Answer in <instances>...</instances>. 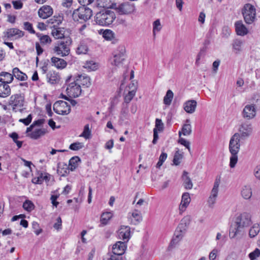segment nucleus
Instances as JSON below:
<instances>
[{
  "instance_id": "obj_62",
  "label": "nucleus",
  "mask_w": 260,
  "mask_h": 260,
  "mask_svg": "<svg viewBox=\"0 0 260 260\" xmlns=\"http://www.w3.org/2000/svg\"><path fill=\"white\" fill-rule=\"evenodd\" d=\"M32 228L34 230V232L37 235H39L42 232V229L39 228V224L36 222H34L32 223Z\"/></svg>"
},
{
  "instance_id": "obj_46",
  "label": "nucleus",
  "mask_w": 260,
  "mask_h": 260,
  "mask_svg": "<svg viewBox=\"0 0 260 260\" xmlns=\"http://www.w3.org/2000/svg\"><path fill=\"white\" fill-rule=\"evenodd\" d=\"M187 174V173H184L183 178V185L185 188L187 189H190L192 187V183L190 179L185 174Z\"/></svg>"
},
{
  "instance_id": "obj_14",
  "label": "nucleus",
  "mask_w": 260,
  "mask_h": 260,
  "mask_svg": "<svg viewBox=\"0 0 260 260\" xmlns=\"http://www.w3.org/2000/svg\"><path fill=\"white\" fill-rule=\"evenodd\" d=\"M252 128L251 124L244 123L239 128L240 140L248 138L252 133Z\"/></svg>"
},
{
  "instance_id": "obj_57",
  "label": "nucleus",
  "mask_w": 260,
  "mask_h": 260,
  "mask_svg": "<svg viewBox=\"0 0 260 260\" xmlns=\"http://www.w3.org/2000/svg\"><path fill=\"white\" fill-rule=\"evenodd\" d=\"M178 142L184 146L188 150L189 152H190V143L189 141L182 138H180Z\"/></svg>"
},
{
  "instance_id": "obj_29",
  "label": "nucleus",
  "mask_w": 260,
  "mask_h": 260,
  "mask_svg": "<svg viewBox=\"0 0 260 260\" xmlns=\"http://www.w3.org/2000/svg\"><path fill=\"white\" fill-rule=\"evenodd\" d=\"M53 65L58 69H63L67 66L66 61L63 59L56 57H53L51 59Z\"/></svg>"
},
{
  "instance_id": "obj_15",
  "label": "nucleus",
  "mask_w": 260,
  "mask_h": 260,
  "mask_svg": "<svg viewBox=\"0 0 260 260\" xmlns=\"http://www.w3.org/2000/svg\"><path fill=\"white\" fill-rule=\"evenodd\" d=\"M130 230L128 226H121L118 231L119 238L123 240L124 242H127L130 238Z\"/></svg>"
},
{
  "instance_id": "obj_48",
  "label": "nucleus",
  "mask_w": 260,
  "mask_h": 260,
  "mask_svg": "<svg viewBox=\"0 0 260 260\" xmlns=\"http://www.w3.org/2000/svg\"><path fill=\"white\" fill-rule=\"evenodd\" d=\"M183 156V152H181L179 150L177 151L175 153L173 158L174 164L176 166L179 165L180 160L182 159Z\"/></svg>"
},
{
  "instance_id": "obj_53",
  "label": "nucleus",
  "mask_w": 260,
  "mask_h": 260,
  "mask_svg": "<svg viewBox=\"0 0 260 260\" xmlns=\"http://www.w3.org/2000/svg\"><path fill=\"white\" fill-rule=\"evenodd\" d=\"M260 256V250L256 248L253 251L249 254V257L250 260H254Z\"/></svg>"
},
{
  "instance_id": "obj_61",
  "label": "nucleus",
  "mask_w": 260,
  "mask_h": 260,
  "mask_svg": "<svg viewBox=\"0 0 260 260\" xmlns=\"http://www.w3.org/2000/svg\"><path fill=\"white\" fill-rule=\"evenodd\" d=\"M231 34V29L228 26H224L222 28L221 35L222 37L228 38Z\"/></svg>"
},
{
  "instance_id": "obj_50",
  "label": "nucleus",
  "mask_w": 260,
  "mask_h": 260,
  "mask_svg": "<svg viewBox=\"0 0 260 260\" xmlns=\"http://www.w3.org/2000/svg\"><path fill=\"white\" fill-rule=\"evenodd\" d=\"M260 230L258 225H254L249 230V235L251 238L255 237Z\"/></svg>"
},
{
  "instance_id": "obj_37",
  "label": "nucleus",
  "mask_w": 260,
  "mask_h": 260,
  "mask_svg": "<svg viewBox=\"0 0 260 260\" xmlns=\"http://www.w3.org/2000/svg\"><path fill=\"white\" fill-rule=\"evenodd\" d=\"M241 195L245 199H249L252 196L251 188L249 186H245L241 190Z\"/></svg>"
},
{
  "instance_id": "obj_27",
  "label": "nucleus",
  "mask_w": 260,
  "mask_h": 260,
  "mask_svg": "<svg viewBox=\"0 0 260 260\" xmlns=\"http://www.w3.org/2000/svg\"><path fill=\"white\" fill-rule=\"evenodd\" d=\"M51 35L56 39H61L64 37V29L59 27L52 28Z\"/></svg>"
},
{
  "instance_id": "obj_24",
  "label": "nucleus",
  "mask_w": 260,
  "mask_h": 260,
  "mask_svg": "<svg viewBox=\"0 0 260 260\" xmlns=\"http://www.w3.org/2000/svg\"><path fill=\"white\" fill-rule=\"evenodd\" d=\"M115 0H96L97 6L101 8L113 9Z\"/></svg>"
},
{
  "instance_id": "obj_4",
  "label": "nucleus",
  "mask_w": 260,
  "mask_h": 260,
  "mask_svg": "<svg viewBox=\"0 0 260 260\" xmlns=\"http://www.w3.org/2000/svg\"><path fill=\"white\" fill-rule=\"evenodd\" d=\"M92 16V11L90 9L83 6L75 10L72 14L74 21H86Z\"/></svg>"
},
{
  "instance_id": "obj_44",
  "label": "nucleus",
  "mask_w": 260,
  "mask_h": 260,
  "mask_svg": "<svg viewBox=\"0 0 260 260\" xmlns=\"http://www.w3.org/2000/svg\"><path fill=\"white\" fill-rule=\"evenodd\" d=\"M243 43V41L240 39H237L234 40L233 43V48L234 50L236 51V53L239 52L241 51Z\"/></svg>"
},
{
  "instance_id": "obj_2",
  "label": "nucleus",
  "mask_w": 260,
  "mask_h": 260,
  "mask_svg": "<svg viewBox=\"0 0 260 260\" xmlns=\"http://www.w3.org/2000/svg\"><path fill=\"white\" fill-rule=\"evenodd\" d=\"M72 40L70 38H67L64 40L58 41L54 45L53 51L56 55L61 57L68 56L70 53V45Z\"/></svg>"
},
{
  "instance_id": "obj_22",
  "label": "nucleus",
  "mask_w": 260,
  "mask_h": 260,
  "mask_svg": "<svg viewBox=\"0 0 260 260\" xmlns=\"http://www.w3.org/2000/svg\"><path fill=\"white\" fill-rule=\"evenodd\" d=\"M197 102L195 100H189L184 104V110L188 113H193L197 107Z\"/></svg>"
},
{
  "instance_id": "obj_5",
  "label": "nucleus",
  "mask_w": 260,
  "mask_h": 260,
  "mask_svg": "<svg viewBox=\"0 0 260 260\" xmlns=\"http://www.w3.org/2000/svg\"><path fill=\"white\" fill-rule=\"evenodd\" d=\"M242 14L246 23L251 24L256 20V10L250 4H246L242 9Z\"/></svg>"
},
{
  "instance_id": "obj_23",
  "label": "nucleus",
  "mask_w": 260,
  "mask_h": 260,
  "mask_svg": "<svg viewBox=\"0 0 260 260\" xmlns=\"http://www.w3.org/2000/svg\"><path fill=\"white\" fill-rule=\"evenodd\" d=\"M185 229H177L171 242V245H175L181 240L185 233Z\"/></svg>"
},
{
  "instance_id": "obj_33",
  "label": "nucleus",
  "mask_w": 260,
  "mask_h": 260,
  "mask_svg": "<svg viewBox=\"0 0 260 260\" xmlns=\"http://www.w3.org/2000/svg\"><path fill=\"white\" fill-rule=\"evenodd\" d=\"M220 183V176H217L214 183L213 187L212 188V199L215 198L217 196L218 192V187L219 184ZM214 203L213 201L212 200V204Z\"/></svg>"
},
{
  "instance_id": "obj_56",
  "label": "nucleus",
  "mask_w": 260,
  "mask_h": 260,
  "mask_svg": "<svg viewBox=\"0 0 260 260\" xmlns=\"http://www.w3.org/2000/svg\"><path fill=\"white\" fill-rule=\"evenodd\" d=\"M44 122V119H39L37 121L34 122L33 124L31 125L29 127L27 128L26 132L28 133L31 131L32 129V127L35 125H41Z\"/></svg>"
},
{
  "instance_id": "obj_3",
  "label": "nucleus",
  "mask_w": 260,
  "mask_h": 260,
  "mask_svg": "<svg viewBox=\"0 0 260 260\" xmlns=\"http://www.w3.org/2000/svg\"><path fill=\"white\" fill-rule=\"evenodd\" d=\"M115 18L114 13L110 10H104L98 13L95 16L96 23L101 25H108Z\"/></svg>"
},
{
  "instance_id": "obj_9",
  "label": "nucleus",
  "mask_w": 260,
  "mask_h": 260,
  "mask_svg": "<svg viewBox=\"0 0 260 260\" xmlns=\"http://www.w3.org/2000/svg\"><path fill=\"white\" fill-rule=\"evenodd\" d=\"M53 110L58 114L68 115L71 111V108L67 102L59 101L54 104Z\"/></svg>"
},
{
  "instance_id": "obj_10",
  "label": "nucleus",
  "mask_w": 260,
  "mask_h": 260,
  "mask_svg": "<svg viewBox=\"0 0 260 260\" xmlns=\"http://www.w3.org/2000/svg\"><path fill=\"white\" fill-rule=\"evenodd\" d=\"M125 52V48L123 46L119 47L118 50L114 53L111 64L116 67L120 66L124 59V56Z\"/></svg>"
},
{
  "instance_id": "obj_36",
  "label": "nucleus",
  "mask_w": 260,
  "mask_h": 260,
  "mask_svg": "<svg viewBox=\"0 0 260 260\" xmlns=\"http://www.w3.org/2000/svg\"><path fill=\"white\" fill-rule=\"evenodd\" d=\"M241 228L238 225L235 224L231 225L230 229L229 236L231 238H234L241 231Z\"/></svg>"
},
{
  "instance_id": "obj_13",
  "label": "nucleus",
  "mask_w": 260,
  "mask_h": 260,
  "mask_svg": "<svg viewBox=\"0 0 260 260\" xmlns=\"http://www.w3.org/2000/svg\"><path fill=\"white\" fill-rule=\"evenodd\" d=\"M126 248V242L118 241L113 245V255H116L121 256V255L124 253Z\"/></svg>"
},
{
  "instance_id": "obj_11",
  "label": "nucleus",
  "mask_w": 260,
  "mask_h": 260,
  "mask_svg": "<svg viewBox=\"0 0 260 260\" xmlns=\"http://www.w3.org/2000/svg\"><path fill=\"white\" fill-rule=\"evenodd\" d=\"M235 222L241 228L250 226L251 224L250 214L246 212L243 213L236 218Z\"/></svg>"
},
{
  "instance_id": "obj_20",
  "label": "nucleus",
  "mask_w": 260,
  "mask_h": 260,
  "mask_svg": "<svg viewBox=\"0 0 260 260\" xmlns=\"http://www.w3.org/2000/svg\"><path fill=\"white\" fill-rule=\"evenodd\" d=\"M53 14V9L49 6H43L38 11V15L40 17L46 19L50 17Z\"/></svg>"
},
{
  "instance_id": "obj_54",
  "label": "nucleus",
  "mask_w": 260,
  "mask_h": 260,
  "mask_svg": "<svg viewBox=\"0 0 260 260\" xmlns=\"http://www.w3.org/2000/svg\"><path fill=\"white\" fill-rule=\"evenodd\" d=\"M210 44V42L209 41H206L205 43V46L204 47H203L200 52L199 53L198 56H197V59H196V63H198V61H199V60L200 59V58L201 57L204 55V54L205 53V52H206V48H207V45H209Z\"/></svg>"
},
{
  "instance_id": "obj_40",
  "label": "nucleus",
  "mask_w": 260,
  "mask_h": 260,
  "mask_svg": "<svg viewBox=\"0 0 260 260\" xmlns=\"http://www.w3.org/2000/svg\"><path fill=\"white\" fill-rule=\"evenodd\" d=\"M91 128L89 124H86L83 129V131L80 135V137L84 138L85 139H89L91 137Z\"/></svg>"
},
{
  "instance_id": "obj_42",
  "label": "nucleus",
  "mask_w": 260,
  "mask_h": 260,
  "mask_svg": "<svg viewBox=\"0 0 260 260\" xmlns=\"http://www.w3.org/2000/svg\"><path fill=\"white\" fill-rule=\"evenodd\" d=\"M191 133V127L189 124H185L183 126L181 132H179V135L180 137L181 134L184 136H188Z\"/></svg>"
},
{
  "instance_id": "obj_1",
  "label": "nucleus",
  "mask_w": 260,
  "mask_h": 260,
  "mask_svg": "<svg viewBox=\"0 0 260 260\" xmlns=\"http://www.w3.org/2000/svg\"><path fill=\"white\" fill-rule=\"evenodd\" d=\"M240 134L235 133L231 138L229 143V151L231 154L230 166L234 168L238 161V155L240 150Z\"/></svg>"
},
{
  "instance_id": "obj_58",
  "label": "nucleus",
  "mask_w": 260,
  "mask_h": 260,
  "mask_svg": "<svg viewBox=\"0 0 260 260\" xmlns=\"http://www.w3.org/2000/svg\"><path fill=\"white\" fill-rule=\"evenodd\" d=\"M103 37L107 40H111L113 37V33L111 30L107 29L103 32Z\"/></svg>"
},
{
  "instance_id": "obj_12",
  "label": "nucleus",
  "mask_w": 260,
  "mask_h": 260,
  "mask_svg": "<svg viewBox=\"0 0 260 260\" xmlns=\"http://www.w3.org/2000/svg\"><path fill=\"white\" fill-rule=\"evenodd\" d=\"M66 91L68 95L71 98H77L81 93V87L76 81L69 84Z\"/></svg>"
},
{
  "instance_id": "obj_30",
  "label": "nucleus",
  "mask_w": 260,
  "mask_h": 260,
  "mask_svg": "<svg viewBox=\"0 0 260 260\" xmlns=\"http://www.w3.org/2000/svg\"><path fill=\"white\" fill-rule=\"evenodd\" d=\"M11 94V88L10 86L6 84H0V97L6 98Z\"/></svg>"
},
{
  "instance_id": "obj_8",
  "label": "nucleus",
  "mask_w": 260,
  "mask_h": 260,
  "mask_svg": "<svg viewBox=\"0 0 260 260\" xmlns=\"http://www.w3.org/2000/svg\"><path fill=\"white\" fill-rule=\"evenodd\" d=\"M24 32L17 28H11L7 29L3 32V39L6 41L8 39L13 40H18L22 38Z\"/></svg>"
},
{
  "instance_id": "obj_51",
  "label": "nucleus",
  "mask_w": 260,
  "mask_h": 260,
  "mask_svg": "<svg viewBox=\"0 0 260 260\" xmlns=\"http://www.w3.org/2000/svg\"><path fill=\"white\" fill-rule=\"evenodd\" d=\"M80 158L78 156L73 157L69 161L71 170H73L77 167L78 162L80 161Z\"/></svg>"
},
{
  "instance_id": "obj_38",
  "label": "nucleus",
  "mask_w": 260,
  "mask_h": 260,
  "mask_svg": "<svg viewBox=\"0 0 260 260\" xmlns=\"http://www.w3.org/2000/svg\"><path fill=\"white\" fill-rule=\"evenodd\" d=\"M134 88L132 90L129 91L124 96V101L127 103H129L135 96L136 93V87L134 83L132 84Z\"/></svg>"
},
{
  "instance_id": "obj_26",
  "label": "nucleus",
  "mask_w": 260,
  "mask_h": 260,
  "mask_svg": "<svg viewBox=\"0 0 260 260\" xmlns=\"http://www.w3.org/2000/svg\"><path fill=\"white\" fill-rule=\"evenodd\" d=\"M62 18L60 16H53L52 18L47 20L48 25L51 28L58 27L61 24Z\"/></svg>"
},
{
  "instance_id": "obj_52",
  "label": "nucleus",
  "mask_w": 260,
  "mask_h": 260,
  "mask_svg": "<svg viewBox=\"0 0 260 260\" xmlns=\"http://www.w3.org/2000/svg\"><path fill=\"white\" fill-rule=\"evenodd\" d=\"M84 147V145L81 142H75L72 143L70 145L69 148L70 149L73 150H78Z\"/></svg>"
},
{
  "instance_id": "obj_25",
  "label": "nucleus",
  "mask_w": 260,
  "mask_h": 260,
  "mask_svg": "<svg viewBox=\"0 0 260 260\" xmlns=\"http://www.w3.org/2000/svg\"><path fill=\"white\" fill-rule=\"evenodd\" d=\"M48 82L52 84L57 83L59 81V75L54 71H50L47 74Z\"/></svg>"
},
{
  "instance_id": "obj_64",
  "label": "nucleus",
  "mask_w": 260,
  "mask_h": 260,
  "mask_svg": "<svg viewBox=\"0 0 260 260\" xmlns=\"http://www.w3.org/2000/svg\"><path fill=\"white\" fill-rule=\"evenodd\" d=\"M32 116L31 114L28 115L26 118L20 119L19 121L23 123L25 125H28L31 121Z\"/></svg>"
},
{
  "instance_id": "obj_17",
  "label": "nucleus",
  "mask_w": 260,
  "mask_h": 260,
  "mask_svg": "<svg viewBox=\"0 0 260 260\" xmlns=\"http://www.w3.org/2000/svg\"><path fill=\"white\" fill-rule=\"evenodd\" d=\"M190 198L189 193H184L182 196L181 203L179 206V209L180 213L185 211L186 208L190 202Z\"/></svg>"
},
{
  "instance_id": "obj_32",
  "label": "nucleus",
  "mask_w": 260,
  "mask_h": 260,
  "mask_svg": "<svg viewBox=\"0 0 260 260\" xmlns=\"http://www.w3.org/2000/svg\"><path fill=\"white\" fill-rule=\"evenodd\" d=\"M192 220L191 217L190 215H186L184 216L181 220V223L178 227L179 229H185L186 231V229L188 227Z\"/></svg>"
},
{
  "instance_id": "obj_43",
  "label": "nucleus",
  "mask_w": 260,
  "mask_h": 260,
  "mask_svg": "<svg viewBox=\"0 0 260 260\" xmlns=\"http://www.w3.org/2000/svg\"><path fill=\"white\" fill-rule=\"evenodd\" d=\"M112 217V213L111 212H107L103 213L101 217V223L104 225L106 224Z\"/></svg>"
},
{
  "instance_id": "obj_55",
  "label": "nucleus",
  "mask_w": 260,
  "mask_h": 260,
  "mask_svg": "<svg viewBox=\"0 0 260 260\" xmlns=\"http://www.w3.org/2000/svg\"><path fill=\"white\" fill-rule=\"evenodd\" d=\"M154 128H156L157 131L161 132L164 129V123L161 120L156 118L155 120V127Z\"/></svg>"
},
{
  "instance_id": "obj_31",
  "label": "nucleus",
  "mask_w": 260,
  "mask_h": 260,
  "mask_svg": "<svg viewBox=\"0 0 260 260\" xmlns=\"http://www.w3.org/2000/svg\"><path fill=\"white\" fill-rule=\"evenodd\" d=\"M12 75L16 79L20 81H25L27 79V76L22 72L18 68H15L13 69Z\"/></svg>"
},
{
  "instance_id": "obj_7",
  "label": "nucleus",
  "mask_w": 260,
  "mask_h": 260,
  "mask_svg": "<svg viewBox=\"0 0 260 260\" xmlns=\"http://www.w3.org/2000/svg\"><path fill=\"white\" fill-rule=\"evenodd\" d=\"M25 103V98L23 94H15L10 98L9 104L13 110L15 112L21 111Z\"/></svg>"
},
{
  "instance_id": "obj_63",
  "label": "nucleus",
  "mask_w": 260,
  "mask_h": 260,
  "mask_svg": "<svg viewBox=\"0 0 260 260\" xmlns=\"http://www.w3.org/2000/svg\"><path fill=\"white\" fill-rule=\"evenodd\" d=\"M253 174L255 177L260 180V165H257L254 169Z\"/></svg>"
},
{
  "instance_id": "obj_28",
  "label": "nucleus",
  "mask_w": 260,
  "mask_h": 260,
  "mask_svg": "<svg viewBox=\"0 0 260 260\" xmlns=\"http://www.w3.org/2000/svg\"><path fill=\"white\" fill-rule=\"evenodd\" d=\"M90 79L88 76H85L83 75H80L78 77V78L75 81L78 84L85 87H88L90 85Z\"/></svg>"
},
{
  "instance_id": "obj_19",
  "label": "nucleus",
  "mask_w": 260,
  "mask_h": 260,
  "mask_svg": "<svg viewBox=\"0 0 260 260\" xmlns=\"http://www.w3.org/2000/svg\"><path fill=\"white\" fill-rule=\"evenodd\" d=\"M235 30L238 36H244L248 32V30L242 21L239 20L235 23Z\"/></svg>"
},
{
  "instance_id": "obj_6",
  "label": "nucleus",
  "mask_w": 260,
  "mask_h": 260,
  "mask_svg": "<svg viewBox=\"0 0 260 260\" xmlns=\"http://www.w3.org/2000/svg\"><path fill=\"white\" fill-rule=\"evenodd\" d=\"M113 9L119 15H129L135 11V6L134 4L128 2L121 3H115Z\"/></svg>"
},
{
  "instance_id": "obj_35",
  "label": "nucleus",
  "mask_w": 260,
  "mask_h": 260,
  "mask_svg": "<svg viewBox=\"0 0 260 260\" xmlns=\"http://www.w3.org/2000/svg\"><path fill=\"white\" fill-rule=\"evenodd\" d=\"M83 67L88 71H95L98 68V64L93 61H87L83 65Z\"/></svg>"
},
{
  "instance_id": "obj_34",
  "label": "nucleus",
  "mask_w": 260,
  "mask_h": 260,
  "mask_svg": "<svg viewBox=\"0 0 260 260\" xmlns=\"http://www.w3.org/2000/svg\"><path fill=\"white\" fill-rule=\"evenodd\" d=\"M45 130L44 128L35 129L30 134V137L34 139H37L45 134Z\"/></svg>"
},
{
  "instance_id": "obj_39",
  "label": "nucleus",
  "mask_w": 260,
  "mask_h": 260,
  "mask_svg": "<svg viewBox=\"0 0 260 260\" xmlns=\"http://www.w3.org/2000/svg\"><path fill=\"white\" fill-rule=\"evenodd\" d=\"M38 37L39 38L40 43L43 45L50 44L52 42L50 37L48 35L37 34Z\"/></svg>"
},
{
  "instance_id": "obj_41",
  "label": "nucleus",
  "mask_w": 260,
  "mask_h": 260,
  "mask_svg": "<svg viewBox=\"0 0 260 260\" xmlns=\"http://www.w3.org/2000/svg\"><path fill=\"white\" fill-rule=\"evenodd\" d=\"M173 92L171 90H168L166 95L164 98V103L167 105H170L171 104L173 98Z\"/></svg>"
},
{
  "instance_id": "obj_45",
  "label": "nucleus",
  "mask_w": 260,
  "mask_h": 260,
  "mask_svg": "<svg viewBox=\"0 0 260 260\" xmlns=\"http://www.w3.org/2000/svg\"><path fill=\"white\" fill-rule=\"evenodd\" d=\"M88 50L87 46L83 43H81L77 48L76 52L78 54H85Z\"/></svg>"
},
{
  "instance_id": "obj_49",
  "label": "nucleus",
  "mask_w": 260,
  "mask_h": 260,
  "mask_svg": "<svg viewBox=\"0 0 260 260\" xmlns=\"http://www.w3.org/2000/svg\"><path fill=\"white\" fill-rule=\"evenodd\" d=\"M23 208L27 212H30L35 208V205L31 201L26 200L23 204Z\"/></svg>"
},
{
  "instance_id": "obj_21",
  "label": "nucleus",
  "mask_w": 260,
  "mask_h": 260,
  "mask_svg": "<svg viewBox=\"0 0 260 260\" xmlns=\"http://www.w3.org/2000/svg\"><path fill=\"white\" fill-rule=\"evenodd\" d=\"M14 79L13 75L6 72H2L0 73V82L3 84H8L11 83Z\"/></svg>"
},
{
  "instance_id": "obj_16",
  "label": "nucleus",
  "mask_w": 260,
  "mask_h": 260,
  "mask_svg": "<svg viewBox=\"0 0 260 260\" xmlns=\"http://www.w3.org/2000/svg\"><path fill=\"white\" fill-rule=\"evenodd\" d=\"M255 107L253 105H247L243 111V115L244 118L248 119H252L255 116Z\"/></svg>"
},
{
  "instance_id": "obj_47",
  "label": "nucleus",
  "mask_w": 260,
  "mask_h": 260,
  "mask_svg": "<svg viewBox=\"0 0 260 260\" xmlns=\"http://www.w3.org/2000/svg\"><path fill=\"white\" fill-rule=\"evenodd\" d=\"M162 28L159 19H157L153 23V34L155 36L156 32H159Z\"/></svg>"
},
{
  "instance_id": "obj_60",
  "label": "nucleus",
  "mask_w": 260,
  "mask_h": 260,
  "mask_svg": "<svg viewBox=\"0 0 260 260\" xmlns=\"http://www.w3.org/2000/svg\"><path fill=\"white\" fill-rule=\"evenodd\" d=\"M24 28L31 34H35V31L33 29L32 24L28 22L24 23Z\"/></svg>"
},
{
  "instance_id": "obj_59",
  "label": "nucleus",
  "mask_w": 260,
  "mask_h": 260,
  "mask_svg": "<svg viewBox=\"0 0 260 260\" xmlns=\"http://www.w3.org/2000/svg\"><path fill=\"white\" fill-rule=\"evenodd\" d=\"M40 180L41 181V183L43 182L44 180L49 181L50 179V175L48 173H41L39 176L38 177Z\"/></svg>"
},
{
  "instance_id": "obj_18",
  "label": "nucleus",
  "mask_w": 260,
  "mask_h": 260,
  "mask_svg": "<svg viewBox=\"0 0 260 260\" xmlns=\"http://www.w3.org/2000/svg\"><path fill=\"white\" fill-rule=\"evenodd\" d=\"M128 219L132 224L137 225L142 220V216L140 211L135 210L128 215Z\"/></svg>"
}]
</instances>
